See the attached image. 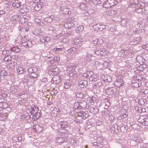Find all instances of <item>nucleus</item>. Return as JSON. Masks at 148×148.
<instances>
[{
  "label": "nucleus",
  "mask_w": 148,
  "mask_h": 148,
  "mask_svg": "<svg viewBox=\"0 0 148 148\" xmlns=\"http://www.w3.org/2000/svg\"><path fill=\"white\" fill-rule=\"evenodd\" d=\"M98 76V75H95L90 77H89V80L92 83L97 82L95 84V85H94L93 88L91 90L93 92H101L100 88L99 87V84L101 85V83H100L99 82V80Z\"/></svg>",
  "instance_id": "nucleus-1"
},
{
  "label": "nucleus",
  "mask_w": 148,
  "mask_h": 148,
  "mask_svg": "<svg viewBox=\"0 0 148 148\" xmlns=\"http://www.w3.org/2000/svg\"><path fill=\"white\" fill-rule=\"evenodd\" d=\"M79 67L76 66L74 64H71L68 66L66 71L69 73V76L72 77L77 73Z\"/></svg>",
  "instance_id": "nucleus-2"
},
{
  "label": "nucleus",
  "mask_w": 148,
  "mask_h": 148,
  "mask_svg": "<svg viewBox=\"0 0 148 148\" xmlns=\"http://www.w3.org/2000/svg\"><path fill=\"white\" fill-rule=\"evenodd\" d=\"M29 110L30 111L31 114L32 115L33 118L34 119H37L40 116V112L38 111V110L37 108L31 107L30 108Z\"/></svg>",
  "instance_id": "nucleus-3"
},
{
  "label": "nucleus",
  "mask_w": 148,
  "mask_h": 148,
  "mask_svg": "<svg viewBox=\"0 0 148 148\" xmlns=\"http://www.w3.org/2000/svg\"><path fill=\"white\" fill-rule=\"evenodd\" d=\"M134 52L133 51L132 49H127L123 51H121L119 52V55L121 57H126L125 55H129L131 57L133 55Z\"/></svg>",
  "instance_id": "nucleus-4"
},
{
  "label": "nucleus",
  "mask_w": 148,
  "mask_h": 148,
  "mask_svg": "<svg viewBox=\"0 0 148 148\" xmlns=\"http://www.w3.org/2000/svg\"><path fill=\"white\" fill-rule=\"evenodd\" d=\"M83 39L80 37H77L75 38L72 42V43L77 45V47H80L83 44Z\"/></svg>",
  "instance_id": "nucleus-5"
},
{
  "label": "nucleus",
  "mask_w": 148,
  "mask_h": 148,
  "mask_svg": "<svg viewBox=\"0 0 148 148\" xmlns=\"http://www.w3.org/2000/svg\"><path fill=\"white\" fill-rule=\"evenodd\" d=\"M93 27L94 30L96 31H100L105 29L106 26L102 23H97L93 25Z\"/></svg>",
  "instance_id": "nucleus-6"
},
{
  "label": "nucleus",
  "mask_w": 148,
  "mask_h": 148,
  "mask_svg": "<svg viewBox=\"0 0 148 148\" xmlns=\"http://www.w3.org/2000/svg\"><path fill=\"white\" fill-rule=\"evenodd\" d=\"M66 2H62V5L60 7V9L63 13L69 14V9L68 8V7L66 6Z\"/></svg>",
  "instance_id": "nucleus-7"
},
{
  "label": "nucleus",
  "mask_w": 148,
  "mask_h": 148,
  "mask_svg": "<svg viewBox=\"0 0 148 148\" xmlns=\"http://www.w3.org/2000/svg\"><path fill=\"white\" fill-rule=\"evenodd\" d=\"M61 81L60 76L59 75H55L51 79V82L52 84H58Z\"/></svg>",
  "instance_id": "nucleus-8"
},
{
  "label": "nucleus",
  "mask_w": 148,
  "mask_h": 148,
  "mask_svg": "<svg viewBox=\"0 0 148 148\" xmlns=\"http://www.w3.org/2000/svg\"><path fill=\"white\" fill-rule=\"evenodd\" d=\"M105 49L103 50L105 51V52H104L103 50L101 49V48L99 46L97 47V49L95 50L94 53L95 54L99 56H101L102 55H104L106 54L105 52Z\"/></svg>",
  "instance_id": "nucleus-9"
},
{
  "label": "nucleus",
  "mask_w": 148,
  "mask_h": 148,
  "mask_svg": "<svg viewBox=\"0 0 148 148\" xmlns=\"http://www.w3.org/2000/svg\"><path fill=\"white\" fill-rule=\"evenodd\" d=\"M32 33L33 34L37 36H44L45 34L44 33L38 30V28H34L32 30Z\"/></svg>",
  "instance_id": "nucleus-10"
},
{
  "label": "nucleus",
  "mask_w": 148,
  "mask_h": 148,
  "mask_svg": "<svg viewBox=\"0 0 148 148\" xmlns=\"http://www.w3.org/2000/svg\"><path fill=\"white\" fill-rule=\"evenodd\" d=\"M87 84V82L86 80H81L78 81V86L81 88H86Z\"/></svg>",
  "instance_id": "nucleus-11"
},
{
  "label": "nucleus",
  "mask_w": 148,
  "mask_h": 148,
  "mask_svg": "<svg viewBox=\"0 0 148 148\" xmlns=\"http://www.w3.org/2000/svg\"><path fill=\"white\" fill-rule=\"evenodd\" d=\"M94 57L91 54L87 53L86 56L84 58V60L85 62L86 63H90L92 60V58Z\"/></svg>",
  "instance_id": "nucleus-12"
},
{
  "label": "nucleus",
  "mask_w": 148,
  "mask_h": 148,
  "mask_svg": "<svg viewBox=\"0 0 148 148\" xmlns=\"http://www.w3.org/2000/svg\"><path fill=\"white\" fill-rule=\"evenodd\" d=\"M138 81H136V79H133L132 78L131 80V84L132 86H134L135 88H137L140 86L141 85V84Z\"/></svg>",
  "instance_id": "nucleus-13"
},
{
  "label": "nucleus",
  "mask_w": 148,
  "mask_h": 148,
  "mask_svg": "<svg viewBox=\"0 0 148 148\" xmlns=\"http://www.w3.org/2000/svg\"><path fill=\"white\" fill-rule=\"evenodd\" d=\"M33 129L34 131L37 133H39L42 131L43 128L38 125H36L33 127Z\"/></svg>",
  "instance_id": "nucleus-14"
},
{
  "label": "nucleus",
  "mask_w": 148,
  "mask_h": 148,
  "mask_svg": "<svg viewBox=\"0 0 148 148\" xmlns=\"http://www.w3.org/2000/svg\"><path fill=\"white\" fill-rule=\"evenodd\" d=\"M75 24L72 22L69 21L64 24V27L66 29H71L74 26Z\"/></svg>",
  "instance_id": "nucleus-15"
},
{
  "label": "nucleus",
  "mask_w": 148,
  "mask_h": 148,
  "mask_svg": "<svg viewBox=\"0 0 148 148\" xmlns=\"http://www.w3.org/2000/svg\"><path fill=\"white\" fill-rule=\"evenodd\" d=\"M43 38H42L40 39V43H46L49 42L51 40V38L48 36L43 37Z\"/></svg>",
  "instance_id": "nucleus-16"
},
{
  "label": "nucleus",
  "mask_w": 148,
  "mask_h": 148,
  "mask_svg": "<svg viewBox=\"0 0 148 148\" xmlns=\"http://www.w3.org/2000/svg\"><path fill=\"white\" fill-rule=\"evenodd\" d=\"M114 84L117 87H120L123 84V82L121 79H116L114 82Z\"/></svg>",
  "instance_id": "nucleus-17"
},
{
  "label": "nucleus",
  "mask_w": 148,
  "mask_h": 148,
  "mask_svg": "<svg viewBox=\"0 0 148 148\" xmlns=\"http://www.w3.org/2000/svg\"><path fill=\"white\" fill-rule=\"evenodd\" d=\"M117 12L116 9L115 8H112L110 11L106 12V14L107 16H111L116 14Z\"/></svg>",
  "instance_id": "nucleus-18"
},
{
  "label": "nucleus",
  "mask_w": 148,
  "mask_h": 148,
  "mask_svg": "<svg viewBox=\"0 0 148 148\" xmlns=\"http://www.w3.org/2000/svg\"><path fill=\"white\" fill-rule=\"evenodd\" d=\"M43 3L42 2H40V3L35 4L34 7V10L37 11H38L42 9V7L43 6Z\"/></svg>",
  "instance_id": "nucleus-19"
},
{
  "label": "nucleus",
  "mask_w": 148,
  "mask_h": 148,
  "mask_svg": "<svg viewBox=\"0 0 148 148\" xmlns=\"http://www.w3.org/2000/svg\"><path fill=\"white\" fill-rule=\"evenodd\" d=\"M72 83L71 80L67 79L64 82V87L66 89H68L70 87Z\"/></svg>",
  "instance_id": "nucleus-20"
},
{
  "label": "nucleus",
  "mask_w": 148,
  "mask_h": 148,
  "mask_svg": "<svg viewBox=\"0 0 148 148\" xmlns=\"http://www.w3.org/2000/svg\"><path fill=\"white\" fill-rule=\"evenodd\" d=\"M132 78L134 80L136 79V81H138V82H139V80L143 81L145 79L144 75H138L136 77H134Z\"/></svg>",
  "instance_id": "nucleus-21"
},
{
  "label": "nucleus",
  "mask_w": 148,
  "mask_h": 148,
  "mask_svg": "<svg viewBox=\"0 0 148 148\" xmlns=\"http://www.w3.org/2000/svg\"><path fill=\"white\" fill-rule=\"evenodd\" d=\"M58 127H60L62 128H66L68 126V124L66 121H62L60 122L58 125Z\"/></svg>",
  "instance_id": "nucleus-22"
},
{
  "label": "nucleus",
  "mask_w": 148,
  "mask_h": 148,
  "mask_svg": "<svg viewBox=\"0 0 148 148\" xmlns=\"http://www.w3.org/2000/svg\"><path fill=\"white\" fill-rule=\"evenodd\" d=\"M21 18V16L19 15H15L10 18V20L13 22H16L17 21L20 20Z\"/></svg>",
  "instance_id": "nucleus-23"
},
{
  "label": "nucleus",
  "mask_w": 148,
  "mask_h": 148,
  "mask_svg": "<svg viewBox=\"0 0 148 148\" xmlns=\"http://www.w3.org/2000/svg\"><path fill=\"white\" fill-rule=\"evenodd\" d=\"M56 141V143H58L61 144L64 142H66L67 141V140L66 138H63V137H61L57 138Z\"/></svg>",
  "instance_id": "nucleus-24"
},
{
  "label": "nucleus",
  "mask_w": 148,
  "mask_h": 148,
  "mask_svg": "<svg viewBox=\"0 0 148 148\" xmlns=\"http://www.w3.org/2000/svg\"><path fill=\"white\" fill-rule=\"evenodd\" d=\"M76 51V48L75 47H72L68 50V52L69 54L71 56H72Z\"/></svg>",
  "instance_id": "nucleus-25"
},
{
  "label": "nucleus",
  "mask_w": 148,
  "mask_h": 148,
  "mask_svg": "<svg viewBox=\"0 0 148 148\" xmlns=\"http://www.w3.org/2000/svg\"><path fill=\"white\" fill-rule=\"evenodd\" d=\"M97 141L98 143V146L100 147L103 146V139L100 137H98L97 138Z\"/></svg>",
  "instance_id": "nucleus-26"
},
{
  "label": "nucleus",
  "mask_w": 148,
  "mask_h": 148,
  "mask_svg": "<svg viewBox=\"0 0 148 148\" xmlns=\"http://www.w3.org/2000/svg\"><path fill=\"white\" fill-rule=\"evenodd\" d=\"M137 5L138 7H141L143 9L144 8H145V7L147 6L148 5V3L147 2H140L138 3Z\"/></svg>",
  "instance_id": "nucleus-27"
},
{
  "label": "nucleus",
  "mask_w": 148,
  "mask_h": 148,
  "mask_svg": "<svg viewBox=\"0 0 148 148\" xmlns=\"http://www.w3.org/2000/svg\"><path fill=\"white\" fill-rule=\"evenodd\" d=\"M10 50L12 52L14 53L19 52L20 51V49L17 46H15L10 48Z\"/></svg>",
  "instance_id": "nucleus-28"
},
{
  "label": "nucleus",
  "mask_w": 148,
  "mask_h": 148,
  "mask_svg": "<svg viewBox=\"0 0 148 148\" xmlns=\"http://www.w3.org/2000/svg\"><path fill=\"white\" fill-rule=\"evenodd\" d=\"M146 117V116L145 115L140 116L138 119V121L143 125Z\"/></svg>",
  "instance_id": "nucleus-29"
},
{
  "label": "nucleus",
  "mask_w": 148,
  "mask_h": 148,
  "mask_svg": "<svg viewBox=\"0 0 148 148\" xmlns=\"http://www.w3.org/2000/svg\"><path fill=\"white\" fill-rule=\"evenodd\" d=\"M53 19V16H49L48 17L45 18L44 19V21L45 22L50 23L52 21Z\"/></svg>",
  "instance_id": "nucleus-30"
},
{
  "label": "nucleus",
  "mask_w": 148,
  "mask_h": 148,
  "mask_svg": "<svg viewBox=\"0 0 148 148\" xmlns=\"http://www.w3.org/2000/svg\"><path fill=\"white\" fill-rule=\"evenodd\" d=\"M35 21L38 25L41 26H43L45 25L44 23L42 21V20L38 18H36Z\"/></svg>",
  "instance_id": "nucleus-31"
},
{
  "label": "nucleus",
  "mask_w": 148,
  "mask_h": 148,
  "mask_svg": "<svg viewBox=\"0 0 148 148\" xmlns=\"http://www.w3.org/2000/svg\"><path fill=\"white\" fill-rule=\"evenodd\" d=\"M60 60V58L57 56H54L51 59V61L52 62H58Z\"/></svg>",
  "instance_id": "nucleus-32"
},
{
  "label": "nucleus",
  "mask_w": 148,
  "mask_h": 148,
  "mask_svg": "<svg viewBox=\"0 0 148 148\" xmlns=\"http://www.w3.org/2000/svg\"><path fill=\"white\" fill-rule=\"evenodd\" d=\"M105 92H114L115 91L116 89L113 87L111 88L109 87L108 88L105 89Z\"/></svg>",
  "instance_id": "nucleus-33"
},
{
  "label": "nucleus",
  "mask_w": 148,
  "mask_h": 148,
  "mask_svg": "<svg viewBox=\"0 0 148 148\" xmlns=\"http://www.w3.org/2000/svg\"><path fill=\"white\" fill-rule=\"evenodd\" d=\"M17 71L19 74H22L25 71V69L24 67H18L17 68Z\"/></svg>",
  "instance_id": "nucleus-34"
},
{
  "label": "nucleus",
  "mask_w": 148,
  "mask_h": 148,
  "mask_svg": "<svg viewBox=\"0 0 148 148\" xmlns=\"http://www.w3.org/2000/svg\"><path fill=\"white\" fill-rule=\"evenodd\" d=\"M103 7L104 8H110L111 7L109 2L108 0H106L103 5Z\"/></svg>",
  "instance_id": "nucleus-35"
},
{
  "label": "nucleus",
  "mask_w": 148,
  "mask_h": 148,
  "mask_svg": "<svg viewBox=\"0 0 148 148\" xmlns=\"http://www.w3.org/2000/svg\"><path fill=\"white\" fill-rule=\"evenodd\" d=\"M108 2H109L111 7L116 5L118 2L116 0H108Z\"/></svg>",
  "instance_id": "nucleus-36"
},
{
  "label": "nucleus",
  "mask_w": 148,
  "mask_h": 148,
  "mask_svg": "<svg viewBox=\"0 0 148 148\" xmlns=\"http://www.w3.org/2000/svg\"><path fill=\"white\" fill-rule=\"evenodd\" d=\"M27 16L25 15L21 16L20 21L22 23H25L27 21Z\"/></svg>",
  "instance_id": "nucleus-37"
},
{
  "label": "nucleus",
  "mask_w": 148,
  "mask_h": 148,
  "mask_svg": "<svg viewBox=\"0 0 148 148\" xmlns=\"http://www.w3.org/2000/svg\"><path fill=\"white\" fill-rule=\"evenodd\" d=\"M21 2L20 1L19 2H13L12 4V6L15 8H19L21 5Z\"/></svg>",
  "instance_id": "nucleus-38"
},
{
  "label": "nucleus",
  "mask_w": 148,
  "mask_h": 148,
  "mask_svg": "<svg viewBox=\"0 0 148 148\" xmlns=\"http://www.w3.org/2000/svg\"><path fill=\"white\" fill-rule=\"evenodd\" d=\"M29 77L30 78H35L38 77L37 74L33 72L28 74Z\"/></svg>",
  "instance_id": "nucleus-39"
},
{
  "label": "nucleus",
  "mask_w": 148,
  "mask_h": 148,
  "mask_svg": "<svg viewBox=\"0 0 148 148\" xmlns=\"http://www.w3.org/2000/svg\"><path fill=\"white\" fill-rule=\"evenodd\" d=\"M104 81L105 82H109L112 81L111 77L109 75H106L104 76Z\"/></svg>",
  "instance_id": "nucleus-40"
},
{
  "label": "nucleus",
  "mask_w": 148,
  "mask_h": 148,
  "mask_svg": "<svg viewBox=\"0 0 148 148\" xmlns=\"http://www.w3.org/2000/svg\"><path fill=\"white\" fill-rule=\"evenodd\" d=\"M84 26L83 25L79 26L77 27L76 30V32L77 33H79L82 31L84 29Z\"/></svg>",
  "instance_id": "nucleus-41"
},
{
  "label": "nucleus",
  "mask_w": 148,
  "mask_h": 148,
  "mask_svg": "<svg viewBox=\"0 0 148 148\" xmlns=\"http://www.w3.org/2000/svg\"><path fill=\"white\" fill-rule=\"evenodd\" d=\"M137 61L139 63L143 62L144 61L145 59H143V57L140 56H138L136 57Z\"/></svg>",
  "instance_id": "nucleus-42"
},
{
  "label": "nucleus",
  "mask_w": 148,
  "mask_h": 148,
  "mask_svg": "<svg viewBox=\"0 0 148 148\" xmlns=\"http://www.w3.org/2000/svg\"><path fill=\"white\" fill-rule=\"evenodd\" d=\"M139 40H137L136 38H134L131 40L130 42L131 45H135L139 43Z\"/></svg>",
  "instance_id": "nucleus-43"
},
{
  "label": "nucleus",
  "mask_w": 148,
  "mask_h": 148,
  "mask_svg": "<svg viewBox=\"0 0 148 148\" xmlns=\"http://www.w3.org/2000/svg\"><path fill=\"white\" fill-rule=\"evenodd\" d=\"M27 41V47H28V48L32 47L33 46L34 43V41H32L30 40H28Z\"/></svg>",
  "instance_id": "nucleus-44"
},
{
  "label": "nucleus",
  "mask_w": 148,
  "mask_h": 148,
  "mask_svg": "<svg viewBox=\"0 0 148 148\" xmlns=\"http://www.w3.org/2000/svg\"><path fill=\"white\" fill-rule=\"evenodd\" d=\"M53 51L56 53L60 54L62 51V49L61 48H55L53 49Z\"/></svg>",
  "instance_id": "nucleus-45"
},
{
  "label": "nucleus",
  "mask_w": 148,
  "mask_h": 148,
  "mask_svg": "<svg viewBox=\"0 0 148 148\" xmlns=\"http://www.w3.org/2000/svg\"><path fill=\"white\" fill-rule=\"evenodd\" d=\"M79 7L82 10H84L86 9V7L85 4L82 3L79 4Z\"/></svg>",
  "instance_id": "nucleus-46"
},
{
  "label": "nucleus",
  "mask_w": 148,
  "mask_h": 148,
  "mask_svg": "<svg viewBox=\"0 0 148 148\" xmlns=\"http://www.w3.org/2000/svg\"><path fill=\"white\" fill-rule=\"evenodd\" d=\"M80 108L81 109H82L83 108H84L85 107H86L87 103L86 101H82L81 102H80Z\"/></svg>",
  "instance_id": "nucleus-47"
},
{
  "label": "nucleus",
  "mask_w": 148,
  "mask_h": 148,
  "mask_svg": "<svg viewBox=\"0 0 148 148\" xmlns=\"http://www.w3.org/2000/svg\"><path fill=\"white\" fill-rule=\"evenodd\" d=\"M80 102L79 103L78 102H75L74 103V107L76 109H80Z\"/></svg>",
  "instance_id": "nucleus-48"
},
{
  "label": "nucleus",
  "mask_w": 148,
  "mask_h": 148,
  "mask_svg": "<svg viewBox=\"0 0 148 148\" xmlns=\"http://www.w3.org/2000/svg\"><path fill=\"white\" fill-rule=\"evenodd\" d=\"M7 74L6 71L4 70L0 71V76L3 77Z\"/></svg>",
  "instance_id": "nucleus-49"
},
{
  "label": "nucleus",
  "mask_w": 148,
  "mask_h": 148,
  "mask_svg": "<svg viewBox=\"0 0 148 148\" xmlns=\"http://www.w3.org/2000/svg\"><path fill=\"white\" fill-rule=\"evenodd\" d=\"M87 12L88 14L90 15L94 13L95 10L92 8H90L87 10Z\"/></svg>",
  "instance_id": "nucleus-50"
},
{
  "label": "nucleus",
  "mask_w": 148,
  "mask_h": 148,
  "mask_svg": "<svg viewBox=\"0 0 148 148\" xmlns=\"http://www.w3.org/2000/svg\"><path fill=\"white\" fill-rule=\"evenodd\" d=\"M12 60V58L10 56H7L4 57V60L5 61H10Z\"/></svg>",
  "instance_id": "nucleus-51"
},
{
  "label": "nucleus",
  "mask_w": 148,
  "mask_h": 148,
  "mask_svg": "<svg viewBox=\"0 0 148 148\" xmlns=\"http://www.w3.org/2000/svg\"><path fill=\"white\" fill-rule=\"evenodd\" d=\"M76 96L78 98L82 99L84 97V95L83 93H75Z\"/></svg>",
  "instance_id": "nucleus-52"
},
{
  "label": "nucleus",
  "mask_w": 148,
  "mask_h": 148,
  "mask_svg": "<svg viewBox=\"0 0 148 148\" xmlns=\"http://www.w3.org/2000/svg\"><path fill=\"white\" fill-rule=\"evenodd\" d=\"M9 68L10 69H13L15 68V64L14 62H10L9 64Z\"/></svg>",
  "instance_id": "nucleus-53"
},
{
  "label": "nucleus",
  "mask_w": 148,
  "mask_h": 148,
  "mask_svg": "<svg viewBox=\"0 0 148 148\" xmlns=\"http://www.w3.org/2000/svg\"><path fill=\"white\" fill-rule=\"evenodd\" d=\"M29 27L28 25H27L24 27H22L21 29V31H27L29 30Z\"/></svg>",
  "instance_id": "nucleus-54"
},
{
  "label": "nucleus",
  "mask_w": 148,
  "mask_h": 148,
  "mask_svg": "<svg viewBox=\"0 0 148 148\" xmlns=\"http://www.w3.org/2000/svg\"><path fill=\"white\" fill-rule=\"evenodd\" d=\"M98 39H95L93 40V42L91 44V45L93 46V45L98 44Z\"/></svg>",
  "instance_id": "nucleus-55"
},
{
  "label": "nucleus",
  "mask_w": 148,
  "mask_h": 148,
  "mask_svg": "<svg viewBox=\"0 0 148 148\" xmlns=\"http://www.w3.org/2000/svg\"><path fill=\"white\" fill-rule=\"evenodd\" d=\"M110 63L108 62L105 61L103 64V66L104 67L107 68L110 65Z\"/></svg>",
  "instance_id": "nucleus-56"
},
{
  "label": "nucleus",
  "mask_w": 148,
  "mask_h": 148,
  "mask_svg": "<svg viewBox=\"0 0 148 148\" xmlns=\"http://www.w3.org/2000/svg\"><path fill=\"white\" fill-rule=\"evenodd\" d=\"M27 41H25L24 40H22V45L23 46H24L25 47L28 48L27 47Z\"/></svg>",
  "instance_id": "nucleus-57"
},
{
  "label": "nucleus",
  "mask_w": 148,
  "mask_h": 148,
  "mask_svg": "<svg viewBox=\"0 0 148 148\" xmlns=\"http://www.w3.org/2000/svg\"><path fill=\"white\" fill-rule=\"evenodd\" d=\"M101 3V1L100 0H93L92 3L94 4H99Z\"/></svg>",
  "instance_id": "nucleus-58"
},
{
  "label": "nucleus",
  "mask_w": 148,
  "mask_h": 148,
  "mask_svg": "<svg viewBox=\"0 0 148 148\" xmlns=\"http://www.w3.org/2000/svg\"><path fill=\"white\" fill-rule=\"evenodd\" d=\"M143 11V9L141 7L136 9L135 10V12L138 13H141Z\"/></svg>",
  "instance_id": "nucleus-59"
},
{
  "label": "nucleus",
  "mask_w": 148,
  "mask_h": 148,
  "mask_svg": "<svg viewBox=\"0 0 148 148\" xmlns=\"http://www.w3.org/2000/svg\"><path fill=\"white\" fill-rule=\"evenodd\" d=\"M143 125H148V117H147V116H146Z\"/></svg>",
  "instance_id": "nucleus-60"
},
{
  "label": "nucleus",
  "mask_w": 148,
  "mask_h": 148,
  "mask_svg": "<svg viewBox=\"0 0 148 148\" xmlns=\"http://www.w3.org/2000/svg\"><path fill=\"white\" fill-rule=\"evenodd\" d=\"M136 5V3H135L134 2H132L130 3V4H129L128 5V7L129 8H134L135 7V6Z\"/></svg>",
  "instance_id": "nucleus-61"
},
{
  "label": "nucleus",
  "mask_w": 148,
  "mask_h": 148,
  "mask_svg": "<svg viewBox=\"0 0 148 148\" xmlns=\"http://www.w3.org/2000/svg\"><path fill=\"white\" fill-rule=\"evenodd\" d=\"M83 76L84 77L88 78V77L90 76V75L88 74V72H87L86 73H84L83 75Z\"/></svg>",
  "instance_id": "nucleus-62"
},
{
  "label": "nucleus",
  "mask_w": 148,
  "mask_h": 148,
  "mask_svg": "<svg viewBox=\"0 0 148 148\" xmlns=\"http://www.w3.org/2000/svg\"><path fill=\"white\" fill-rule=\"evenodd\" d=\"M6 9L5 8H4L1 10L0 11V16H1L2 15L5 14L6 12Z\"/></svg>",
  "instance_id": "nucleus-63"
},
{
  "label": "nucleus",
  "mask_w": 148,
  "mask_h": 148,
  "mask_svg": "<svg viewBox=\"0 0 148 148\" xmlns=\"http://www.w3.org/2000/svg\"><path fill=\"white\" fill-rule=\"evenodd\" d=\"M142 47L143 49L148 51V44L143 45Z\"/></svg>",
  "instance_id": "nucleus-64"
}]
</instances>
